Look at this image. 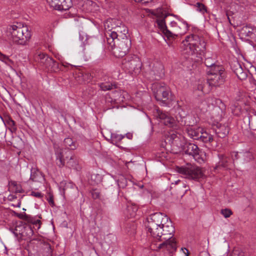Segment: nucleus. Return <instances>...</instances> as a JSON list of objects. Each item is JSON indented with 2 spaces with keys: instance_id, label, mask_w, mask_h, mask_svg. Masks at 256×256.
I'll list each match as a JSON object with an SVG mask.
<instances>
[{
  "instance_id": "nucleus-1",
  "label": "nucleus",
  "mask_w": 256,
  "mask_h": 256,
  "mask_svg": "<svg viewBox=\"0 0 256 256\" xmlns=\"http://www.w3.org/2000/svg\"><path fill=\"white\" fill-rule=\"evenodd\" d=\"M174 232V228L170 220L164 222L160 236L156 238L159 241L162 242L158 244V249L166 248L170 252L176 250V242L173 238Z\"/></svg>"
},
{
  "instance_id": "nucleus-2",
  "label": "nucleus",
  "mask_w": 256,
  "mask_h": 256,
  "mask_svg": "<svg viewBox=\"0 0 256 256\" xmlns=\"http://www.w3.org/2000/svg\"><path fill=\"white\" fill-rule=\"evenodd\" d=\"M182 54L188 56L200 54L206 48V43L203 38L197 35L187 36L180 46Z\"/></svg>"
},
{
  "instance_id": "nucleus-3",
  "label": "nucleus",
  "mask_w": 256,
  "mask_h": 256,
  "mask_svg": "<svg viewBox=\"0 0 256 256\" xmlns=\"http://www.w3.org/2000/svg\"><path fill=\"white\" fill-rule=\"evenodd\" d=\"M168 218L160 212H156L150 214L145 224L148 233L154 238L160 236V231L164 222L168 221Z\"/></svg>"
},
{
  "instance_id": "nucleus-4",
  "label": "nucleus",
  "mask_w": 256,
  "mask_h": 256,
  "mask_svg": "<svg viewBox=\"0 0 256 256\" xmlns=\"http://www.w3.org/2000/svg\"><path fill=\"white\" fill-rule=\"evenodd\" d=\"M168 16L166 14L162 18H158L156 20L158 26L162 32L168 38H174L178 35H183L188 30V26L186 22L182 18H178L179 22L178 28H176L175 33L168 30L166 26L165 19Z\"/></svg>"
},
{
  "instance_id": "nucleus-5",
  "label": "nucleus",
  "mask_w": 256,
  "mask_h": 256,
  "mask_svg": "<svg viewBox=\"0 0 256 256\" xmlns=\"http://www.w3.org/2000/svg\"><path fill=\"white\" fill-rule=\"evenodd\" d=\"M10 30L12 41L19 44L25 45L31 38L30 32L26 26L12 25Z\"/></svg>"
},
{
  "instance_id": "nucleus-6",
  "label": "nucleus",
  "mask_w": 256,
  "mask_h": 256,
  "mask_svg": "<svg viewBox=\"0 0 256 256\" xmlns=\"http://www.w3.org/2000/svg\"><path fill=\"white\" fill-rule=\"evenodd\" d=\"M152 90L156 100L162 106H167L168 104V100H172L170 89L164 84H153Z\"/></svg>"
},
{
  "instance_id": "nucleus-7",
  "label": "nucleus",
  "mask_w": 256,
  "mask_h": 256,
  "mask_svg": "<svg viewBox=\"0 0 256 256\" xmlns=\"http://www.w3.org/2000/svg\"><path fill=\"white\" fill-rule=\"evenodd\" d=\"M131 46V40L129 36L124 38H116V45L112 48L108 45L110 50H114L113 54L118 58H122L126 55Z\"/></svg>"
},
{
  "instance_id": "nucleus-8",
  "label": "nucleus",
  "mask_w": 256,
  "mask_h": 256,
  "mask_svg": "<svg viewBox=\"0 0 256 256\" xmlns=\"http://www.w3.org/2000/svg\"><path fill=\"white\" fill-rule=\"evenodd\" d=\"M120 25L112 28L110 30L107 31L105 33L107 44L110 46L111 48L114 47L116 45V38H124L128 36V28L124 24L120 22Z\"/></svg>"
},
{
  "instance_id": "nucleus-9",
  "label": "nucleus",
  "mask_w": 256,
  "mask_h": 256,
  "mask_svg": "<svg viewBox=\"0 0 256 256\" xmlns=\"http://www.w3.org/2000/svg\"><path fill=\"white\" fill-rule=\"evenodd\" d=\"M207 82L210 86H218L224 84L225 80L224 69L222 66L215 67L206 70Z\"/></svg>"
},
{
  "instance_id": "nucleus-10",
  "label": "nucleus",
  "mask_w": 256,
  "mask_h": 256,
  "mask_svg": "<svg viewBox=\"0 0 256 256\" xmlns=\"http://www.w3.org/2000/svg\"><path fill=\"white\" fill-rule=\"evenodd\" d=\"M122 66L128 72L136 76L141 71L142 62L137 56H128L123 60Z\"/></svg>"
},
{
  "instance_id": "nucleus-11",
  "label": "nucleus",
  "mask_w": 256,
  "mask_h": 256,
  "mask_svg": "<svg viewBox=\"0 0 256 256\" xmlns=\"http://www.w3.org/2000/svg\"><path fill=\"white\" fill-rule=\"evenodd\" d=\"M176 118L181 126H193L196 123L194 118L188 114V112L186 106H180L177 102L176 107Z\"/></svg>"
},
{
  "instance_id": "nucleus-12",
  "label": "nucleus",
  "mask_w": 256,
  "mask_h": 256,
  "mask_svg": "<svg viewBox=\"0 0 256 256\" xmlns=\"http://www.w3.org/2000/svg\"><path fill=\"white\" fill-rule=\"evenodd\" d=\"M177 171L185 178L199 180L204 176L202 169L198 166L190 165L188 166L177 167Z\"/></svg>"
},
{
  "instance_id": "nucleus-13",
  "label": "nucleus",
  "mask_w": 256,
  "mask_h": 256,
  "mask_svg": "<svg viewBox=\"0 0 256 256\" xmlns=\"http://www.w3.org/2000/svg\"><path fill=\"white\" fill-rule=\"evenodd\" d=\"M181 147L186 154L192 156L198 162L201 164L204 162V152L200 150L197 145L186 142L184 145L182 144Z\"/></svg>"
},
{
  "instance_id": "nucleus-14",
  "label": "nucleus",
  "mask_w": 256,
  "mask_h": 256,
  "mask_svg": "<svg viewBox=\"0 0 256 256\" xmlns=\"http://www.w3.org/2000/svg\"><path fill=\"white\" fill-rule=\"evenodd\" d=\"M208 102L214 106L212 115L217 120H220L224 116L226 106L220 99L210 97Z\"/></svg>"
},
{
  "instance_id": "nucleus-15",
  "label": "nucleus",
  "mask_w": 256,
  "mask_h": 256,
  "mask_svg": "<svg viewBox=\"0 0 256 256\" xmlns=\"http://www.w3.org/2000/svg\"><path fill=\"white\" fill-rule=\"evenodd\" d=\"M54 154L56 155V162L59 168H62L66 165L67 159L69 158L70 152L66 151V149L61 148L58 144H54Z\"/></svg>"
},
{
  "instance_id": "nucleus-16",
  "label": "nucleus",
  "mask_w": 256,
  "mask_h": 256,
  "mask_svg": "<svg viewBox=\"0 0 256 256\" xmlns=\"http://www.w3.org/2000/svg\"><path fill=\"white\" fill-rule=\"evenodd\" d=\"M230 156L234 164H235L236 163L244 164L254 159L253 154L248 151L232 152L230 153Z\"/></svg>"
},
{
  "instance_id": "nucleus-17",
  "label": "nucleus",
  "mask_w": 256,
  "mask_h": 256,
  "mask_svg": "<svg viewBox=\"0 0 256 256\" xmlns=\"http://www.w3.org/2000/svg\"><path fill=\"white\" fill-rule=\"evenodd\" d=\"M28 246L29 248H32L36 251L38 250L36 248L40 246L42 249V256H52V251L51 246L48 242H42L37 239H33L29 242Z\"/></svg>"
},
{
  "instance_id": "nucleus-18",
  "label": "nucleus",
  "mask_w": 256,
  "mask_h": 256,
  "mask_svg": "<svg viewBox=\"0 0 256 256\" xmlns=\"http://www.w3.org/2000/svg\"><path fill=\"white\" fill-rule=\"evenodd\" d=\"M154 116L165 126H172L174 120L167 112H163L158 108H156L153 112Z\"/></svg>"
},
{
  "instance_id": "nucleus-19",
  "label": "nucleus",
  "mask_w": 256,
  "mask_h": 256,
  "mask_svg": "<svg viewBox=\"0 0 256 256\" xmlns=\"http://www.w3.org/2000/svg\"><path fill=\"white\" fill-rule=\"evenodd\" d=\"M48 4L55 10H66L72 6V0H46Z\"/></svg>"
},
{
  "instance_id": "nucleus-20",
  "label": "nucleus",
  "mask_w": 256,
  "mask_h": 256,
  "mask_svg": "<svg viewBox=\"0 0 256 256\" xmlns=\"http://www.w3.org/2000/svg\"><path fill=\"white\" fill-rule=\"evenodd\" d=\"M150 74L154 75V80H158L164 76V68L162 64L156 62L152 64V69L150 72Z\"/></svg>"
},
{
  "instance_id": "nucleus-21",
  "label": "nucleus",
  "mask_w": 256,
  "mask_h": 256,
  "mask_svg": "<svg viewBox=\"0 0 256 256\" xmlns=\"http://www.w3.org/2000/svg\"><path fill=\"white\" fill-rule=\"evenodd\" d=\"M213 130L218 137L220 138H225L229 133L230 128L226 124H218Z\"/></svg>"
},
{
  "instance_id": "nucleus-22",
  "label": "nucleus",
  "mask_w": 256,
  "mask_h": 256,
  "mask_svg": "<svg viewBox=\"0 0 256 256\" xmlns=\"http://www.w3.org/2000/svg\"><path fill=\"white\" fill-rule=\"evenodd\" d=\"M36 61L47 68L50 62H52V58L44 53H36L34 56Z\"/></svg>"
},
{
  "instance_id": "nucleus-23",
  "label": "nucleus",
  "mask_w": 256,
  "mask_h": 256,
  "mask_svg": "<svg viewBox=\"0 0 256 256\" xmlns=\"http://www.w3.org/2000/svg\"><path fill=\"white\" fill-rule=\"evenodd\" d=\"M192 126H190L186 128V132L188 136L196 140H199L200 132L202 131V128H192Z\"/></svg>"
},
{
  "instance_id": "nucleus-24",
  "label": "nucleus",
  "mask_w": 256,
  "mask_h": 256,
  "mask_svg": "<svg viewBox=\"0 0 256 256\" xmlns=\"http://www.w3.org/2000/svg\"><path fill=\"white\" fill-rule=\"evenodd\" d=\"M220 160L218 162V164L214 168L216 170L222 167L226 169H230L232 168V166H234V164L231 163V160L228 157L221 156L220 158Z\"/></svg>"
},
{
  "instance_id": "nucleus-25",
  "label": "nucleus",
  "mask_w": 256,
  "mask_h": 256,
  "mask_svg": "<svg viewBox=\"0 0 256 256\" xmlns=\"http://www.w3.org/2000/svg\"><path fill=\"white\" fill-rule=\"evenodd\" d=\"M180 136V134L172 132L168 136L166 140L174 146L180 147L182 146Z\"/></svg>"
},
{
  "instance_id": "nucleus-26",
  "label": "nucleus",
  "mask_w": 256,
  "mask_h": 256,
  "mask_svg": "<svg viewBox=\"0 0 256 256\" xmlns=\"http://www.w3.org/2000/svg\"><path fill=\"white\" fill-rule=\"evenodd\" d=\"M30 179L33 182H41L44 180L42 174L36 168L31 169Z\"/></svg>"
},
{
  "instance_id": "nucleus-27",
  "label": "nucleus",
  "mask_w": 256,
  "mask_h": 256,
  "mask_svg": "<svg viewBox=\"0 0 256 256\" xmlns=\"http://www.w3.org/2000/svg\"><path fill=\"white\" fill-rule=\"evenodd\" d=\"M136 224L134 222L128 221L124 224V231L129 235H134L136 232Z\"/></svg>"
},
{
  "instance_id": "nucleus-28",
  "label": "nucleus",
  "mask_w": 256,
  "mask_h": 256,
  "mask_svg": "<svg viewBox=\"0 0 256 256\" xmlns=\"http://www.w3.org/2000/svg\"><path fill=\"white\" fill-rule=\"evenodd\" d=\"M118 186L120 188H124L126 186L132 184V182L130 177H126L124 175H120L117 180Z\"/></svg>"
},
{
  "instance_id": "nucleus-29",
  "label": "nucleus",
  "mask_w": 256,
  "mask_h": 256,
  "mask_svg": "<svg viewBox=\"0 0 256 256\" xmlns=\"http://www.w3.org/2000/svg\"><path fill=\"white\" fill-rule=\"evenodd\" d=\"M198 140H200L204 143L210 142L213 140V137L212 135L204 131L202 128V131L200 132Z\"/></svg>"
},
{
  "instance_id": "nucleus-30",
  "label": "nucleus",
  "mask_w": 256,
  "mask_h": 256,
  "mask_svg": "<svg viewBox=\"0 0 256 256\" xmlns=\"http://www.w3.org/2000/svg\"><path fill=\"white\" fill-rule=\"evenodd\" d=\"M66 166L69 168H72L78 170V162L72 154H69V158L67 159L66 162Z\"/></svg>"
},
{
  "instance_id": "nucleus-31",
  "label": "nucleus",
  "mask_w": 256,
  "mask_h": 256,
  "mask_svg": "<svg viewBox=\"0 0 256 256\" xmlns=\"http://www.w3.org/2000/svg\"><path fill=\"white\" fill-rule=\"evenodd\" d=\"M240 33L241 36L244 38H252L254 34L252 30L248 26H243L240 31Z\"/></svg>"
},
{
  "instance_id": "nucleus-32",
  "label": "nucleus",
  "mask_w": 256,
  "mask_h": 256,
  "mask_svg": "<svg viewBox=\"0 0 256 256\" xmlns=\"http://www.w3.org/2000/svg\"><path fill=\"white\" fill-rule=\"evenodd\" d=\"M64 144L66 148L74 150L76 148V142L70 138H66L64 140Z\"/></svg>"
},
{
  "instance_id": "nucleus-33",
  "label": "nucleus",
  "mask_w": 256,
  "mask_h": 256,
  "mask_svg": "<svg viewBox=\"0 0 256 256\" xmlns=\"http://www.w3.org/2000/svg\"><path fill=\"white\" fill-rule=\"evenodd\" d=\"M216 60L210 57L206 58L204 62V64L207 67L206 70H211L212 68L215 67H220L222 66L216 65L215 64Z\"/></svg>"
},
{
  "instance_id": "nucleus-34",
  "label": "nucleus",
  "mask_w": 256,
  "mask_h": 256,
  "mask_svg": "<svg viewBox=\"0 0 256 256\" xmlns=\"http://www.w3.org/2000/svg\"><path fill=\"white\" fill-rule=\"evenodd\" d=\"M138 210L137 206L135 204H130L127 206L126 212L130 218L134 217Z\"/></svg>"
},
{
  "instance_id": "nucleus-35",
  "label": "nucleus",
  "mask_w": 256,
  "mask_h": 256,
  "mask_svg": "<svg viewBox=\"0 0 256 256\" xmlns=\"http://www.w3.org/2000/svg\"><path fill=\"white\" fill-rule=\"evenodd\" d=\"M46 68L53 72H59L61 69L59 64L52 58V62L49 63Z\"/></svg>"
},
{
  "instance_id": "nucleus-36",
  "label": "nucleus",
  "mask_w": 256,
  "mask_h": 256,
  "mask_svg": "<svg viewBox=\"0 0 256 256\" xmlns=\"http://www.w3.org/2000/svg\"><path fill=\"white\" fill-rule=\"evenodd\" d=\"M248 70H244L242 68L236 70L234 74L237 76L238 78L241 80H244L246 79L248 76Z\"/></svg>"
},
{
  "instance_id": "nucleus-37",
  "label": "nucleus",
  "mask_w": 256,
  "mask_h": 256,
  "mask_svg": "<svg viewBox=\"0 0 256 256\" xmlns=\"http://www.w3.org/2000/svg\"><path fill=\"white\" fill-rule=\"evenodd\" d=\"M98 86L100 89L104 91L111 90L114 88H116L115 84H112L110 82H101L98 84Z\"/></svg>"
},
{
  "instance_id": "nucleus-38",
  "label": "nucleus",
  "mask_w": 256,
  "mask_h": 256,
  "mask_svg": "<svg viewBox=\"0 0 256 256\" xmlns=\"http://www.w3.org/2000/svg\"><path fill=\"white\" fill-rule=\"evenodd\" d=\"M124 135L118 134H111V140L112 143L113 144H117L120 142L124 138Z\"/></svg>"
},
{
  "instance_id": "nucleus-39",
  "label": "nucleus",
  "mask_w": 256,
  "mask_h": 256,
  "mask_svg": "<svg viewBox=\"0 0 256 256\" xmlns=\"http://www.w3.org/2000/svg\"><path fill=\"white\" fill-rule=\"evenodd\" d=\"M102 180V178L100 174H94L91 175L92 184H98L101 182Z\"/></svg>"
},
{
  "instance_id": "nucleus-40",
  "label": "nucleus",
  "mask_w": 256,
  "mask_h": 256,
  "mask_svg": "<svg viewBox=\"0 0 256 256\" xmlns=\"http://www.w3.org/2000/svg\"><path fill=\"white\" fill-rule=\"evenodd\" d=\"M195 6L196 7V10L200 12L203 14L207 12L206 7L203 4L200 2H196L195 4Z\"/></svg>"
},
{
  "instance_id": "nucleus-41",
  "label": "nucleus",
  "mask_w": 256,
  "mask_h": 256,
  "mask_svg": "<svg viewBox=\"0 0 256 256\" xmlns=\"http://www.w3.org/2000/svg\"><path fill=\"white\" fill-rule=\"evenodd\" d=\"M230 67L234 73L236 72V70H238L241 68H242V66L238 60H234V62H232Z\"/></svg>"
},
{
  "instance_id": "nucleus-42",
  "label": "nucleus",
  "mask_w": 256,
  "mask_h": 256,
  "mask_svg": "<svg viewBox=\"0 0 256 256\" xmlns=\"http://www.w3.org/2000/svg\"><path fill=\"white\" fill-rule=\"evenodd\" d=\"M220 213L226 218L230 217V216L232 214V210L228 208L222 209L221 210Z\"/></svg>"
},
{
  "instance_id": "nucleus-43",
  "label": "nucleus",
  "mask_w": 256,
  "mask_h": 256,
  "mask_svg": "<svg viewBox=\"0 0 256 256\" xmlns=\"http://www.w3.org/2000/svg\"><path fill=\"white\" fill-rule=\"evenodd\" d=\"M231 256H244V252L238 248H235L232 252Z\"/></svg>"
},
{
  "instance_id": "nucleus-44",
  "label": "nucleus",
  "mask_w": 256,
  "mask_h": 256,
  "mask_svg": "<svg viewBox=\"0 0 256 256\" xmlns=\"http://www.w3.org/2000/svg\"><path fill=\"white\" fill-rule=\"evenodd\" d=\"M92 198L94 199L98 198L100 196V192L98 190H92L90 191Z\"/></svg>"
},
{
  "instance_id": "nucleus-45",
  "label": "nucleus",
  "mask_w": 256,
  "mask_h": 256,
  "mask_svg": "<svg viewBox=\"0 0 256 256\" xmlns=\"http://www.w3.org/2000/svg\"><path fill=\"white\" fill-rule=\"evenodd\" d=\"M46 200L51 206H54V197L52 194L48 193L46 196Z\"/></svg>"
},
{
  "instance_id": "nucleus-46",
  "label": "nucleus",
  "mask_w": 256,
  "mask_h": 256,
  "mask_svg": "<svg viewBox=\"0 0 256 256\" xmlns=\"http://www.w3.org/2000/svg\"><path fill=\"white\" fill-rule=\"evenodd\" d=\"M12 184L16 188L15 190L16 192L22 193L24 192V190H22L21 186L20 184H16V182H12Z\"/></svg>"
},
{
  "instance_id": "nucleus-47",
  "label": "nucleus",
  "mask_w": 256,
  "mask_h": 256,
  "mask_svg": "<svg viewBox=\"0 0 256 256\" xmlns=\"http://www.w3.org/2000/svg\"><path fill=\"white\" fill-rule=\"evenodd\" d=\"M30 196L41 198H42V194L40 192L32 191L30 194Z\"/></svg>"
},
{
  "instance_id": "nucleus-48",
  "label": "nucleus",
  "mask_w": 256,
  "mask_h": 256,
  "mask_svg": "<svg viewBox=\"0 0 256 256\" xmlns=\"http://www.w3.org/2000/svg\"><path fill=\"white\" fill-rule=\"evenodd\" d=\"M17 216L20 218L24 219L26 220H29L30 218H32L30 216L26 214H17Z\"/></svg>"
},
{
  "instance_id": "nucleus-49",
  "label": "nucleus",
  "mask_w": 256,
  "mask_h": 256,
  "mask_svg": "<svg viewBox=\"0 0 256 256\" xmlns=\"http://www.w3.org/2000/svg\"><path fill=\"white\" fill-rule=\"evenodd\" d=\"M0 60L6 62L7 61L9 60V58L8 56L2 54L0 52Z\"/></svg>"
},
{
  "instance_id": "nucleus-50",
  "label": "nucleus",
  "mask_w": 256,
  "mask_h": 256,
  "mask_svg": "<svg viewBox=\"0 0 256 256\" xmlns=\"http://www.w3.org/2000/svg\"><path fill=\"white\" fill-rule=\"evenodd\" d=\"M94 38L92 37H90V38L86 37V38L85 39L84 41L82 42L83 43V44L84 46H86V44H90L92 42L93 40H94Z\"/></svg>"
},
{
  "instance_id": "nucleus-51",
  "label": "nucleus",
  "mask_w": 256,
  "mask_h": 256,
  "mask_svg": "<svg viewBox=\"0 0 256 256\" xmlns=\"http://www.w3.org/2000/svg\"><path fill=\"white\" fill-rule=\"evenodd\" d=\"M178 23L174 22V21H172L170 24V27L172 29V30L174 32H173L174 33H175V28H178Z\"/></svg>"
},
{
  "instance_id": "nucleus-52",
  "label": "nucleus",
  "mask_w": 256,
  "mask_h": 256,
  "mask_svg": "<svg viewBox=\"0 0 256 256\" xmlns=\"http://www.w3.org/2000/svg\"><path fill=\"white\" fill-rule=\"evenodd\" d=\"M197 89L198 90H200L203 92H204V85L202 84H200L198 85Z\"/></svg>"
},
{
  "instance_id": "nucleus-53",
  "label": "nucleus",
  "mask_w": 256,
  "mask_h": 256,
  "mask_svg": "<svg viewBox=\"0 0 256 256\" xmlns=\"http://www.w3.org/2000/svg\"><path fill=\"white\" fill-rule=\"evenodd\" d=\"M182 250L183 251V252L186 254V256H188V250L186 248H182Z\"/></svg>"
},
{
  "instance_id": "nucleus-54",
  "label": "nucleus",
  "mask_w": 256,
  "mask_h": 256,
  "mask_svg": "<svg viewBox=\"0 0 256 256\" xmlns=\"http://www.w3.org/2000/svg\"><path fill=\"white\" fill-rule=\"evenodd\" d=\"M8 124L10 126H16V122L12 120H10Z\"/></svg>"
},
{
  "instance_id": "nucleus-55",
  "label": "nucleus",
  "mask_w": 256,
  "mask_h": 256,
  "mask_svg": "<svg viewBox=\"0 0 256 256\" xmlns=\"http://www.w3.org/2000/svg\"><path fill=\"white\" fill-rule=\"evenodd\" d=\"M30 222H32L34 224H36V225L37 224H41V222L39 220H34V222H33L32 220H31Z\"/></svg>"
},
{
  "instance_id": "nucleus-56",
  "label": "nucleus",
  "mask_w": 256,
  "mask_h": 256,
  "mask_svg": "<svg viewBox=\"0 0 256 256\" xmlns=\"http://www.w3.org/2000/svg\"><path fill=\"white\" fill-rule=\"evenodd\" d=\"M126 137L128 138V139H132V134H126Z\"/></svg>"
},
{
  "instance_id": "nucleus-57",
  "label": "nucleus",
  "mask_w": 256,
  "mask_h": 256,
  "mask_svg": "<svg viewBox=\"0 0 256 256\" xmlns=\"http://www.w3.org/2000/svg\"><path fill=\"white\" fill-rule=\"evenodd\" d=\"M88 79L91 80L92 78V76L90 74H88Z\"/></svg>"
},
{
  "instance_id": "nucleus-58",
  "label": "nucleus",
  "mask_w": 256,
  "mask_h": 256,
  "mask_svg": "<svg viewBox=\"0 0 256 256\" xmlns=\"http://www.w3.org/2000/svg\"><path fill=\"white\" fill-rule=\"evenodd\" d=\"M226 15H227V16H228V19L229 21L230 22V17H229V14L228 13L226 14Z\"/></svg>"
},
{
  "instance_id": "nucleus-59",
  "label": "nucleus",
  "mask_w": 256,
  "mask_h": 256,
  "mask_svg": "<svg viewBox=\"0 0 256 256\" xmlns=\"http://www.w3.org/2000/svg\"><path fill=\"white\" fill-rule=\"evenodd\" d=\"M180 182V180H177V181H176V184H178V182Z\"/></svg>"
},
{
  "instance_id": "nucleus-60",
  "label": "nucleus",
  "mask_w": 256,
  "mask_h": 256,
  "mask_svg": "<svg viewBox=\"0 0 256 256\" xmlns=\"http://www.w3.org/2000/svg\"><path fill=\"white\" fill-rule=\"evenodd\" d=\"M136 1L141 2V1H142V0H136Z\"/></svg>"
},
{
  "instance_id": "nucleus-61",
  "label": "nucleus",
  "mask_w": 256,
  "mask_h": 256,
  "mask_svg": "<svg viewBox=\"0 0 256 256\" xmlns=\"http://www.w3.org/2000/svg\"><path fill=\"white\" fill-rule=\"evenodd\" d=\"M30 230L31 232H32V230H31V228H30Z\"/></svg>"
},
{
  "instance_id": "nucleus-62",
  "label": "nucleus",
  "mask_w": 256,
  "mask_h": 256,
  "mask_svg": "<svg viewBox=\"0 0 256 256\" xmlns=\"http://www.w3.org/2000/svg\"><path fill=\"white\" fill-rule=\"evenodd\" d=\"M82 36H80V39H82Z\"/></svg>"
},
{
  "instance_id": "nucleus-63",
  "label": "nucleus",
  "mask_w": 256,
  "mask_h": 256,
  "mask_svg": "<svg viewBox=\"0 0 256 256\" xmlns=\"http://www.w3.org/2000/svg\"><path fill=\"white\" fill-rule=\"evenodd\" d=\"M15 230H16V231L18 230L17 228H16Z\"/></svg>"
},
{
  "instance_id": "nucleus-64",
  "label": "nucleus",
  "mask_w": 256,
  "mask_h": 256,
  "mask_svg": "<svg viewBox=\"0 0 256 256\" xmlns=\"http://www.w3.org/2000/svg\"><path fill=\"white\" fill-rule=\"evenodd\" d=\"M16 234L18 235V233H16V232H14Z\"/></svg>"
}]
</instances>
